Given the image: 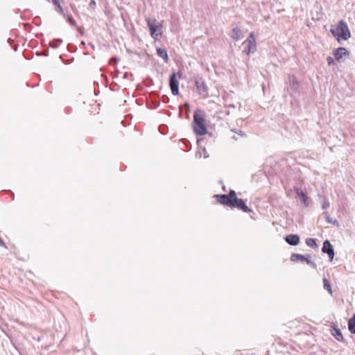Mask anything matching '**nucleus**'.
Masks as SVG:
<instances>
[{
    "mask_svg": "<svg viewBox=\"0 0 355 355\" xmlns=\"http://www.w3.org/2000/svg\"><path fill=\"white\" fill-rule=\"evenodd\" d=\"M193 129L197 135L202 136L207 133V129L205 125V119L202 110H197L194 112Z\"/></svg>",
    "mask_w": 355,
    "mask_h": 355,
    "instance_id": "f257e3e1",
    "label": "nucleus"
},
{
    "mask_svg": "<svg viewBox=\"0 0 355 355\" xmlns=\"http://www.w3.org/2000/svg\"><path fill=\"white\" fill-rule=\"evenodd\" d=\"M331 34L340 42V40H347L351 36L348 26L343 20L339 21L335 28L330 30Z\"/></svg>",
    "mask_w": 355,
    "mask_h": 355,
    "instance_id": "f03ea898",
    "label": "nucleus"
},
{
    "mask_svg": "<svg viewBox=\"0 0 355 355\" xmlns=\"http://www.w3.org/2000/svg\"><path fill=\"white\" fill-rule=\"evenodd\" d=\"M194 82L198 93L203 98H207L209 94V89L204 78L199 75L195 76Z\"/></svg>",
    "mask_w": 355,
    "mask_h": 355,
    "instance_id": "7ed1b4c3",
    "label": "nucleus"
},
{
    "mask_svg": "<svg viewBox=\"0 0 355 355\" xmlns=\"http://www.w3.org/2000/svg\"><path fill=\"white\" fill-rule=\"evenodd\" d=\"M157 20L155 19H147V25L149 28L150 35L153 39H157L162 34V24H156Z\"/></svg>",
    "mask_w": 355,
    "mask_h": 355,
    "instance_id": "20e7f679",
    "label": "nucleus"
},
{
    "mask_svg": "<svg viewBox=\"0 0 355 355\" xmlns=\"http://www.w3.org/2000/svg\"><path fill=\"white\" fill-rule=\"evenodd\" d=\"M243 51L247 55L256 51V40L253 33H250L248 38L243 42Z\"/></svg>",
    "mask_w": 355,
    "mask_h": 355,
    "instance_id": "39448f33",
    "label": "nucleus"
},
{
    "mask_svg": "<svg viewBox=\"0 0 355 355\" xmlns=\"http://www.w3.org/2000/svg\"><path fill=\"white\" fill-rule=\"evenodd\" d=\"M177 75L179 78L182 77V73L178 72V73H173L169 77V86L171 90V93L175 96L179 94V82L177 79Z\"/></svg>",
    "mask_w": 355,
    "mask_h": 355,
    "instance_id": "423d86ee",
    "label": "nucleus"
},
{
    "mask_svg": "<svg viewBox=\"0 0 355 355\" xmlns=\"http://www.w3.org/2000/svg\"><path fill=\"white\" fill-rule=\"evenodd\" d=\"M231 208H237L245 213H249L251 211V209L246 205L244 200L237 197L233 198Z\"/></svg>",
    "mask_w": 355,
    "mask_h": 355,
    "instance_id": "0eeeda50",
    "label": "nucleus"
},
{
    "mask_svg": "<svg viewBox=\"0 0 355 355\" xmlns=\"http://www.w3.org/2000/svg\"><path fill=\"white\" fill-rule=\"evenodd\" d=\"M291 260L292 261H296L300 260L302 261H306L307 264L310 265L312 268H316L317 265L315 262L311 261L309 255H302L300 254L293 253L291 254Z\"/></svg>",
    "mask_w": 355,
    "mask_h": 355,
    "instance_id": "6e6552de",
    "label": "nucleus"
},
{
    "mask_svg": "<svg viewBox=\"0 0 355 355\" xmlns=\"http://www.w3.org/2000/svg\"><path fill=\"white\" fill-rule=\"evenodd\" d=\"M322 252L328 255L330 261H332L334 259V250L333 245H331L329 240H325L323 242Z\"/></svg>",
    "mask_w": 355,
    "mask_h": 355,
    "instance_id": "1a4fd4ad",
    "label": "nucleus"
},
{
    "mask_svg": "<svg viewBox=\"0 0 355 355\" xmlns=\"http://www.w3.org/2000/svg\"><path fill=\"white\" fill-rule=\"evenodd\" d=\"M333 55L335 60L340 62L343 57L349 56V53L345 47H339L334 49Z\"/></svg>",
    "mask_w": 355,
    "mask_h": 355,
    "instance_id": "9d476101",
    "label": "nucleus"
},
{
    "mask_svg": "<svg viewBox=\"0 0 355 355\" xmlns=\"http://www.w3.org/2000/svg\"><path fill=\"white\" fill-rule=\"evenodd\" d=\"M214 197L217 199L218 202L222 205L231 207L232 203V198L227 194H216Z\"/></svg>",
    "mask_w": 355,
    "mask_h": 355,
    "instance_id": "9b49d317",
    "label": "nucleus"
},
{
    "mask_svg": "<svg viewBox=\"0 0 355 355\" xmlns=\"http://www.w3.org/2000/svg\"><path fill=\"white\" fill-rule=\"evenodd\" d=\"M286 242L293 246H295L300 243V236L297 234H289L285 237Z\"/></svg>",
    "mask_w": 355,
    "mask_h": 355,
    "instance_id": "f8f14e48",
    "label": "nucleus"
},
{
    "mask_svg": "<svg viewBox=\"0 0 355 355\" xmlns=\"http://www.w3.org/2000/svg\"><path fill=\"white\" fill-rule=\"evenodd\" d=\"M294 191H295L297 196L300 197L302 203H303L305 207H308V197L306 193L302 189L297 187H295Z\"/></svg>",
    "mask_w": 355,
    "mask_h": 355,
    "instance_id": "ddd939ff",
    "label": "nucleus"
},
{
    "mask_svg": "<svg viewBox=\"0 0 355 355\" xmlns=\"http://www.w3.org/2000/svg\"><path fill=\"white\" fill-rule=\"evenodd\" d=\"M231 37L236 41L240 40L243 37L242 31L240 28H233L232 30Z\"/></svg>",
    "mask_w": 355,
    "mask_h": 355,
    "instance_id": "4468645a",
    "label": "nucleus"
},
{
    "mask_svg": "<svg viewBox=\"0 0 355 355\" xmlns=\"http://www.w3.org/2000/svg\"><path fill=\"white\" fill-rule=\"evenodd\" d=\"M288 79L291 89L297 91L299 87V83L296 80L295 76L294 75H289Z\"/></svg>",
    "mask_w": 355,
    "mask_h": 355,
    "instance_id": "2eb2a0df",
    "label": "nucleus"
},
{
    "mask_svg": "<svg viewBox=\"0 0 355 355\" xmlns=\"http://www.w3.org/2000/svg\"><path fill=\"white\" fill-rule=\"evenodd\" d=\"M179 109H180V113H179L180 116H182V114L184 112V114L186 115V119L189 118L190 107H189V105L188 103H184V106H180Z\"/></svg>",
    "mask_w": 355,
    "mask_h": 355,
    "instance_id": "dca6fc26",
    "label": "nucleus"
},
{
    "mask_svg": "<svg viewBox=\"0 0 355 355\" xmlns=\"http://www.w3.org/2000/svg\"><path fill=\"white\" fill-rule=\"evenodd\" d=\"M156 51L157 55L163 58L164 62L167 63L168 62V56L167 51L164 49L162 48H157Z\"/></svg>",
    "mask_w": 355,
    "mask_h": 355,
    "instance_id": "f3484780",
    "label": "nucleus"
},
{
    "mask_svg": "<svg viewBox=\"0 0 355 355\" xmlns=\"http://www.w3.org/2000/svg\"><path fill=\"white\" fill-rule=\"evenodd\" d=\"M334 333H333L332 334L335 337V338L338 341L345 342V339L343 336L340 330L337 327H334Z\"/></svg>",
    "mask_w": 355,
    "mask_h": 355,
    "instance_id": "a211bd4d",
    "label": "nucleus"
},
{
    "mask_svg": "<svg viewBox=\"0 0 355 355\" xmlns=\"http://www.w3.org/2000/svg\"><path fill=\"white\" fill-rule=\"evenodd\" d=\"M323 214L325 216V220L328 223L332 224L336 227H339L340 224L336 219H333L331 218L327 211H324Z\"/></svg>",
    "mask_w": 355,
    "mask_h": 355,
    "instance_id": "6ab92c4d",
    "label": "nucleus"
},
{
    "mask_svg": "<svg viewBox=\"0 0 355 355\" xmlns=\"http://www.w3.org/2000/svg\"><path fill=\"white\" fill-rule=\"evenodd\" d=\"M52 3L55 5V10L60 13V15H64V10L62 7V6L60 5V2L58 0H51Z\"/></svg>",
    "mask_w": 355,
    "mask_h": 355,
    "instance_id": "aec40b11",
    "label": "nucleus"
},
{
    "mask_svg": "<svg viewBox=\"0 0 355 355\" xmlns=\"http://www.w3.org/2000/svg\"><path fill=\"white\" fill-rule=\"evenodd\" d=\"M306 243L308 246L312 248H315L318 247V245L316 243V241L314 239H312V238H309V239H306Z\"/></svg>",
    "mask_w": 355,
    "mask_h": 355,
    "instance_id": "412c9836",
    "label": "nucleus"
},
{
    "mask_svg": "<svg viewBox=\"0 0 355 355\" xmlns=\"http://www.w3.org/2000/svg\"><path fill=\"white\" fill-rule=\"evenodd\" d=\"M324 288L327 290L330 294H332V289L329 281L324 278L323 279Z\"/></svg>",
    "mask_w": 355,
    "mask_h": 355,
    "instance_id": "4be33fe9",
    "label": "nucleus"
},
{
    "mask_svg": "<svg viewBox=\"0 0 355 355\" xmlns=\"http://www.w3.org/2000/svg\"><path fill=\"white\" fill-rule=\"evenodd\" d=\"M348 329L352 334H355V321L354 320L349 319L348 320Z\"/></svg>",
    "mask_w": 355,
    "mask_h": 355,
    "instance_id": "5701e85b",
    "label": "nucleus"
},
{
    "mask_svg": "<svg viewBox=\"0 0 355 355\" xmlns=\"http://www.w3.org/2000/svg\"><path fill=\"white\" fill-rule=\"evenodd\" d=\"M62 42V40L61 39H56L50 42V46L56 49L58 48L60 44Z\"/></svg>",
    "mask_w": 355,
    "mask_h": 355,
    "instance_id": "b1692460",
    "label": "nucleus"
},
{
    "mask_svg": "<svg viewBox=\"0 0 355 355\" xmlns=\"http://www.w3.org/2000/svg\"><path fill=\"white\" fill-rule=\"evenodd\" d=\"M67 21L73 26H75L76 25V22L74 20V19L72 17V16L69 15L67 17Z\"/></svg>",
    "mask_w": 355,
    "mask_h": 355,
    "instance_id": "393cba45",
    "label": "nucleus"
},
{
    "mask_svg": "<svg viewBox=\"0 0 355 355\" xmlns=\"http://www.w3.org/2000/svg\"><path fill=\"white\" fill-rule=\"evenodd\" d=\"M329 207V202L327 200H324V201L322 203V209H326Z\"/></svg>",
    "mask_w": 355,
    "mask_h": 355,
    "instance_id": "a878e982",
    "label": "nucleus"
},
{
    "mask_svg": "<svg viewBox=\"0 0 355 355\" xmlns=\"http://www.w3.org/2000/svg\"><path fill=\"white\" fill-rule=\"evenodd\" d=\"M327 62L328 65L331 66L334 64V60L331 56H328L327 58Z\"/></svg>",
    "mask_w": 355,
    "mask_h": 355,
    "instance_id": "bb28decb",
    "label": "nucleus"
},
{
    "mask_svg": "<svg viewBox=\"0 0 355 355\" xmlns=\"http://www.w3.org/2000/svg\"><path fill=\"white\" fill-rule=\"evenodd\" d=\"M230 197H231V198H235V197H236V193L233 190H231L229 193V194H227Z\"/></svg>",
    "mask_w": 355,
    "mask_h": 355,
    "instance_id": "cd10ccee",
    "label": "nucleus"
},
{
    "mask_svg": "<svg viewBox=\"0 0 355 355\" xmlns=\"http://www.w3.org/2000/svg\"><path fill=\"white\" fill-rule=\"evenodd\" d=\"M118 61H119V59H117L116 58H112L111 60H110V63L111 64H115Z\"/></svg>",
    "mask_w": 355,
    "mask_h": 355,
    "instance_id": "c85d7f7f",
    "label": "nucleus"
},
{
    "mask_svg": "<svg viewBox=\"0 0 355 355\" xmlns=\"http://www.w3.org/2000/svg\"><path fill=\"white\" fill-rule=\"evenodd\" d=\"M234 132L239 134L241 136H245V133L241 130H233Z\"/></svg>",
    "mask_w": 355,
    "mask_h": 355,
    "instance_id": "c756f323",
    "label": "nucleus"
},
{
    "mask_svg": "<svg viewBox=\"0 0 355 355\" xmlns=\"http://www.w3.org/2000/svg\"><path fill=\"white\" fill-rule=\"evenodd\" d=\"M95 6H96V1L94 0L91 1V2L89 3V7L94 8Z\"/></svg>",
    "mask_w": 355,
    "mask_h": 355,
    "instance_id": "7c9ffc66",
    "label": "nucleus"
},
{
    "mask_svg": "<svg viewBox=\"0 0 355 355\" xmlns=\"http://www.w3.org/2000/svg\"><path fill=\"white\" fill-rule=\"evenodd\" d=\"M0 246H3L6 248L5 243L3 242V239L0 237Z\"/></svg>",
    "mask_w": 355,
    "mask_h": 355,
    "instance_id": "2f4dec72",
    "label": "nucleus"
},
{
    "mask_svg": "<svg viewBox=\"0 0 355 355\" xmlns=\"http://www.w3.org/2000/svg\"><path fill=\"white\" fill-rule=\"evenodd\" d=\"M225 114H226L227 115H230V110H226V111H225Z\"/></svg>",
    "mask_w": 355,
    "mask_h": 355,
    "instance_id": "473e14b6",
    "label": "nucleus"
},
{
    "mask_svg": "<svg viewBox=\"0 0 355 355\" xmlns=\"http://www.w3.org/2000/svg\"><path fill=\"white\" fill-rule=\"evenodd\" d=\"M350 319L354 320V321H355V313L353 315V316Z\"/></svg>",
    "mask_w": 355,
    "mask_h": 355,
    "instance_id": "72a5a7b5",
    "label": "nucleus"
},
{
    "mask_svg": "<svg viewBox=\"0 0 355 355\" xmlns=\"http://www.w3.org/2000/svg\"><path fill=\"white\" fill-rule=\"evenodd\" d=\"M230 107H232V108H234L235 107V105H233V104H231L229 105Z\"/></svg>",
    "mask_w": 355,
    "mask_h": 355,
    "instance_id": "f704fd0d",
    "label": "nucleus"
},
{
    "mask_svg": "<svg viewBox=\"0 0 355 355\" xmlns=\"http://www.w3.org/2000/svg\"><path fill=\"white\" fill-rule=\"evenodd\" d=\"M44 55H48V53L46 52H44Z\"/></svg>",
    "mask_w": 355,
    "mask_h": 355,
    "instance_id": "c9c22d12",
    "label": "nucleus"
},
{
    "mask_svg": "<svg viewBox=\"0 0 355 355\" xmlns=\"http://www.w3.org/2000/svg\"><path fill=\"white\" fill-rule=\"evenodd\" d=\"M44 55H48V53L46 52H44Z\"/></svg>",
    "mask_w": 355,
    "mask_h": 355,
    "instance_id": "e433bc0d",
    "label": "nucleus"
}]
</instances>
